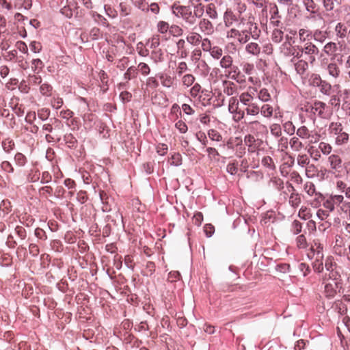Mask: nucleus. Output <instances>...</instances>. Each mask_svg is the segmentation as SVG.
<instances>
[{
  "label": "nucleus",
  "mask_w": 350,
  "mask_h": 350,
  "mask_svg": "<svg viewBox=\"0 0 350 350\" xmlns=\"http://www.w3.org/2000/svg\"><path fill=\"white\" fill-rule=\"evenodd\" d=\"M338 198L339 195H331L327 199H325L324 201L323 202V207L329 213L333 212L335 209V207H337Z\"/></svg>",
  "instance_id": "0eeeda50"
},
{
  "label": "nucleus",
  "mask_w": 350,
  "mask_h": 350,
  "mask_svg": "<svg viewBox=\"0 0 350 350\" xmlns=\"http://www.w3.org/2000/svg\"><path fill=\"white\" fill-rule=\"evenodd\" d=\"M323 51L329 55H333L337 51L336 44L332 42L327 43L324 46Z\"/></svg>",
  "instance_id": "f704fd0d"
},
{
  "label": "nucleus",
  "mask_w": 350,
  "mask_h": 350,
  "mask_svg": "<svg viewBox=\"0 0 350 350\" xmlns=\"http://www.w3.org/2000/svg\"><path fill=\"white\" fill-rule=\"evenodd\" d=\"M338 200L337 208H338V211L348 214L350 212V202L345 200L342 195H339Z\"/></svg>",
  "instance_id": "9d476101"
},
{
  "label": "nucleus",
  "mask_w": 350,
  "mask_h": 350,
  "mask_svg": "<svg viewBox=\"0 0 350 350\" xmlns=\"http://www.w3.org/2000/svg\"><path fill=\"white\" fill-rule=\"evenodd\" d=\"M295 70L297 72L299 75H303L306 70L308 69V60L305 59H301L298 61L295 64Z\"/></svg>",
  "instance_id": "f3484780"
},
{
  "label": "nucleus",
  "mask_w": 350,
  "mask_h": 350,
  "mask_svg": "<svg viewBox=\"0 0 350 350\" xmlns=\"http://www.w3.org/2000/svg\"><path fill=\"white\" fill-rule=\"evenodd\" d=\"M232 63V59L230 55H226L220 61V64L222 68H228Z\"/></svg>",
  "instance_id": "a18cd8bd"
},
{
  "label": "nucleus",
  "mask_w": 350,
  "mask_h": 350,
  "mask_svg": "<svg viewBox=\"0 0 350 350\" xmlns=\"http://www.w3.org/2000/svg\"><path fill=\"white\" fill-rule=\"evenodd\" d=\"M161 84L165 86L170 88L172 85V79L167 75H162L160 77Z\"/></svg>",
  "instance_id": "052dcab7"
},
{
  "label": "nucleus",
  "mask_w": 350,
  "mask_h": 350,
  "mask_svg": "<svg viewBox=\"0 0 350 350\" xmlns=\"http://www.w3.org/2000/svg\"><path fill=\"white\" fill-rule=\"evenodd\" d=\"M289 144L293 149L297 151L299 150L304 146L299 138L296 137H293L290 139Z\"/></svg>",
  "instance_id": "473e14b6"
},
{
  "label": "nucleus",
  "mask_w": 350,
  "mask_h": 350,
  "mask_svg": "<svg viewBox=\"0 0 350 350\" xmlns=\"http://www.w3.org/2000/svg\"><path fill=\"white\" fill-rule=\"evenodd\" d=\"M40 90L42 94L50 96L52 91V87L48 83H43L40 85Z\"/></svg>",
  "instance_id": "603ef678"
},
{
  "label": "nucleus",
  "mask_w": 350,
  "mask_h": 350,
  "mask_svg": "<svg viewBox=\"0 0 350 350\" xmlns=\"http://www.w3.org/2000/svg\"><path fill=\"white\" fill-rule=\"evenodd\" d=\"M327 70L329 75L334 79H336L340 72V68L336 63H330L327 66Z\"/></svg>",
  "instance_id": "dca6fc26"
},
{
  "label": "nucleus",
  "mask_w": 350,
  "mask_h": 350,
  "mask_svg": "<svg viewBox=\"0 0 350 350\" xmlns=\"http://www.w3.org/2000/svg\"><path fill=\"white\" fill-rule=\"evenodd\" d=\"M14 160L16 163L20 166H23L27 161L26 157L20 152H18L15 154Z\"/></svg>",
  "instance_id": "3c124183"
},
{
  "label": "nucleus",
  "mask_w": 350,
  "mask_h": 350,
  "mask_svg": "<svg viewBox=\"0 0 350 350\" xmlns=\"http://www.w3.org/2000/svg\"><path fill=\"white\" fill-rule=\"evenodd\" d=\"M295 245L299 250H306L308 246L306 237L304 234H299L295 239Z\"/></svg>",
  "instance_id": "2eb2a0df"
},
{
  "label": "nucleus",
  "mask_w": 350,
  "mask_h": 350,
  "mask_svg": "<svg viewBox=\"0 0 350 350\" xmlns=\"http://www.w3.org/2000/svg\"><path fill=\"white\" fill-rule=\"evenodd\" d=\"M170 32L174 36L183 35V30L178 25H172L170 28Z\"/></svg>",
  "instance_id": "13d9d810"
},
{
  "label": "nucleus",
  "mask_w": 350,
  "mask_h": 350,
  "mask_svg": "<svg viewBox=\"0 0 350 350\" xmlns=\"http://www.w3.org/2000/svg\"><path fill=\"white\" fill-rule=\"evenodd\" d=\"M239 100L245 107L253 103V97L248 93L241 94Z\"/></svg>",
  "instance_id": "2f4dec72"
},
{
  "label": "nucleus",
  "mask_w": 350,
  "mask_h": 350,
  "mask_svg": "<svg viewBox=\"0 0 350 350\" xmlns=\"http://www.w3.org/2000/svg\"><path fill=\"white\" fill-rule=\"evenodd\" d=\"M245 50L247 53L257 55L260 52V48L259 45L256 42H250L246 45Z\"/></svg>",
  "instance_id": "412c9836"
},
{
  "label": "nucleus",
  "mask_w": 350,
  "mask_h": 350,
  "mask_svg": "<svg viewBox=\"0 0 350 350\" xmlns=\"http://www.w3.org/2000/svg\"><path fill=\"white\" fill-rule=\"evenodd\" d=\"M271 182L272 183L273 187H275L278 190H281L284 188V182L280 178L273 177L271 178Z\"/></svg>",
  "instance_id": "864d4df0"
},
{
  "label": "nucleus",
  "mask_w": 350,
  "mask_h": 350,
  "mask_svg": "<svg viewBox=\"0 0 350 350\" xmlns=\"http://www.w3.org/2000/svg\"><path fill=\"white\" fill-rule=\"evenodd\" d=\"M297 161L299 165L301 167H306L310 164V159L307 154H299L297 158Z\"/></svg>",
  "instance_id": "c9c22d12"
},
{
  "label": "nucleus",
  "mask_w": 350,
  "mask_h": 350,
  "mask_svg": "<svg viewBox=\"0 0 350 350\" xmlns=\"http://www.w3.org/2000/svg\"><path fill=\"white\" fill-rule=\"evenodd\" d=\"M258 98L265 102L269 100L270 98V94L268 92V90L266 89H262L258 94Z\"/></svg>",
  "instance_id": "338daca9"
},
{
  "label": "nucleus",
  "mask_w": 350,
  "mask_h": 350,
  "mask_svg": "<svg viewBox=\"0 0 350 350\" xmlns=\"http://www.w3.org/2000/svg\"><path fill=\"white\" fill-rule=\"evenodd\" d=\"M286 189L291 193L288 198L289 205L294 208H297L301 202L300 194L296 191V189L291 183H287Z\"/></svg>",
  "instance_id": "423d86ee"
},
{
  "label": "nucleus",
  "mask_w": 350,
  "mask_h": 350,
  "mask_svg": "<svg viewBox=\"0 0 350 350\" xmlns=\"http://www.w3.org/2000/svg\"><path fill=\"white\" fill-rule=\"evenodd\" d=\"M323 6L327 11H331L334 9L336 4L339 3L338 0H323Z\"/></svg>",
  "instance_id": "79ce46f5"
},
{
  "label": "nucleus",
  "mask_w": 350,
  "mask_h": 350,
  "mask_svg": "<svg viewBox=\"0 0 350 350\" xmlns=\"http://www.w3.org/2000/svg\"><path fill=\"white\" fill-rule=\"evenodd\" d=\"M283 31L280 29H275L272 33V40L275 43H280L283 39Z\"/></svg>",
  "instance_id": "58836bf2"
},
{
  "label": "nucleus",
  "mask_w": 350,
  "mask_h": 350,
  "mask_svg": "<svg viewBox=\"0 0 350 350\" xmlns=\"http://www.w3.org/2000/svg\"><path fill=\"white\" fill-rule=\"evenodd\" d=\"M312 215L310 208L305 206H302L298 212L299 217L304 220L309 219L312 217Z\"/></svg>",
  "instance_id": "aec40b11"
},
{
  "label": "nucleus",
  "mask_w": 350,
  "mask_h": 350,
  "mask_svg": "<svg viewBox=\"0 0 350 350\" xmlns=\"http://www.w3.org/2000/svg\"><path fill=\"white\" fill-rule=\"evenodd\" d=\"M210 117L207 115H201L198 118L196 119V124L198 129H205L204 126L210 123Z\"/></svg>",
  "instance_id": "5701e85b"
},
{
  "label": "nucleus",
  "mask_w": 350,
  "mask_h": 350,
  "mask_svg": "<svg viewBox=\"0 0 350 350\" xmlns=\"http://www.w3.org/2000/svg\"><path fill=\"white\" fill-rule=\"evenodd\" d=\"M324 293L327 297H334L338 292H340L342 288V284H338V282L334 280H326V278L323 280Z\"/></svg>",
  "instance_id": "39448f33"
},
{
  "label": "nucleus",
  "mask_w": 350,
  "mask_h": 350,
  "mask_svg": "<svg viewBox=\"0 0 350 350\" xmlns=\"http://www.w3.org/2000/svg\"><path fill=\"white\" fill-rule=\"evenodd\" d=\"M2 144L3 149L8 152H9L14 148V142L12 140L8 139L4 140Z\"/></svg>",
  "instance_id": "bf43d9fd"
},
{
  "label": "nucleus",
  "mask_w": 350,
  "mask_h": 350,
  "mask_svg": "<svg viewBox=\"0 0 350 350\" xmlns=\"http://www.w3.org/2000/svg\"><path fill=\"white\" fill-rule=\"evenodd\" d=\"M193 16H194L195 19L196 20V18H200L204 12V6L202 4H198L196 5L193 6Z\"/></svg>",
  "instance_id": "a19ab883"
},
{
  "label": "nucleus",
  "mask_w": 350,
  "mask_h": 350,
  "mask_svg": "<svg viewBox=\"0 0 350 350\" xmlns=\"http://www.w3.org/2000/svg\"><path fill=\"white\" fill-rule=\"evenodd\" d=\"M319 53L318 48L311 42H307L304 46L302 47L300 52H297L296 56L298 57H303L308 60V62L312 64L315 59L316 56Z\"/></svg>",
  "instance_id": "7ed1b4c3"
},
{
  "label": "nucleus",
  "mask_w": 350,
  "mask_h": 350,
  "mask_svg": "<svg viewBox=\"0 0 350 350\" xmlns=\"http://www.w3.org/2000/svg\"><path fill=\"white\" fill-rule=\"evenodd\" d=\"M325 104L321 101H316L314 102L312 109L318 112L319 114L321 115L323 113V110L325 109Z\"/></svg>",
  "instance_id": "c03bdc74"
},
{
  "label": "nucleus",
  "mask_w": 350,
  "mask_h": 350,
  "mask_svg": "<svg viewBox=\"0 0 350 350\" xmlns=\"http://www.w3.org/2000/svg\"><path fill=\"white\" fill-rule=\"evenodd\" d=\"M325 267L327 271H329L332 269H335L338 267L337 264L334 261L332 256H327L325 261Z\"/></svg>",
  "instance_id": "7c9ffc66"
},
{
  "label": "nucleus",
  "mask_w": 350,
  "mask_h": 350,
  "mask_svg": "<svg viewBox=\"0 0 350 350\" xmlns=\"http://www.w3.org/2000/svg\"><path fill=\"white\" fill-rule=\"evenodd\" d=\"M262 164L269 169H275V167L272 158L268 156L262 159Z\"/></svg>",
  "instance_id": "09e8293b"
},
{
  "label": "nucleus",
  "mask_w": 350,
  "mask_h": 350,
  "mask_svg": "<svg viewBox=\"0 0 350 350\" xmlns=\"http://www.w3.org/2000/svg\"><path fill=\"white\" fill-rule=\"evenodd\" d=\"M313 259H314V261L312 263L313 270L317 273L323 272V271L324 269L323 262V258H313Z\"/></svg>",
  "instance_id": "4be33fe9"
},
{
  "label": "nucleus",
  "mask_w": 350,
  "mask_h": 350,
  "mask_svg": "<svg viewBox=\"0 0 350 350\" xmlns=\"http://www.w3.org/2000/svg\"><path fill=\"white\" fill-rule=\"evenodd\" d=\"M77 198L80 203H85L88 200L87 192L82 190L79 191L77 194Z\"/></svg>",
  "instance_id": "69168bd1"
},
{
  "label": "nucleus",
  "mask_w": 350,
  "mask_h": 350,
  "mask_svg": "<svg viewBox=\"0 0 350 350\" xmlns=\"http://www.w3.org/2000/svg\"><path fill=\"white\" fill-rule=\"evenodd\" d=\"M1 167L3 171L8 173H12L14 172V167L12 164L7 161H4L1 163Z\"/></svg>",
  "instance_id": "e2e57ef3"
},
{
  "label": "nucleus",
  "mask_w": 350,
  "mask_h": 350,
  "mask_svg": "<svg viewBox=\"0 0 350 350\" xmlns=\"http://www.w3.org/2000/svg\"><path fill=\"white\" fill-rule=\"evenodd\" d=\"M64 141L69 147H72L77 143V139L72 136L71 133H67L64 135Z\"/></svg>",
  "instance_id": "49530a36"
},
{
  "label": "nucleus",
  "mask_w": 350,
  "mask_h": 350,
  "mask_svg": "<svg viewBox=\"0 0 350 350\" xmlns=\"http://www.w3.org/2000/svg\"><path fill=\"white\" fill-rule=\"evenodd\" d=\"M171 165L178 166L182 163V157L179 153H174L168 159Z\"/></svg>",
  "instance_id": "a878e982"
},
{
  "label": "nucleus",
  "mask_w": 350,
  "mask_h": 350,
  "mask_svg": "<svg viewBox=\"0 0 350 350\" xmlns=\"http://www.w3.org/2000/svg\"><path fill=\"white\" fill-rule=\"evenodd\" d=\"M303 3L308 12L314 13L317 8V5L314 0H303Z\"/></svg>",
  "instance_id": "4c0bfd02"
},
{
  "label": "nucleus",
  "mask_w": 350,
  "mask_h": 350,
  "mask_svg": "<svg viewBox=\"0 0 350 350\" xmlns=\"http://www.w3.org/2000/svg\"><path fill=\"white\" fill-rule=\"evenodd\" d=\"M340 267H338L336 269H334L329 272L328 273V279L326 280H334L335 282H338V284H342L340 279Z\"/></svg>",
  "instance_id": "4468645a"
},
{
  "label": "nucleus",
  "mask_w": 350,
  "mask_h": 350,
  "mask_svg": "<svg viewBox=\"0 0 350 350\" xmlns=\"http://www.w3.org/2000/svg\"><path fill=\"white\" fill-rule=\"evenodd\" d=\"M329 215V212L325 209L319 208L317 212V216L321 220L326 219Z\"/></svg>",
  "instance_id": "0e129e2a"
},
{
  "label": "nucleus",
  "mask_w": 350,
  "mask_h": 350,
  "mask_svg": "<svg viewBox=\"0 0 350 350\" xmlns=\"http://www.w3.org/2000/svg\"><path fill=\"white\" fill-rule=\"evenodd\" d=\"M172 10L175 16L182 17L188 24L193 25L196 23V20L194 16H193L190 5H177L174 4Z\"/></svg>",
  "instance_id": "f03ea898"
},
{
  "label": "nucleus",
  "mask_w": 350,
  "mask_h": 350,
  "mask_svg": "<svg viewBox=\"0 0 350 350\" xmlns=\"http://www.w3.org/2000/svg\"><path fill=\"white\" fill-rule=\"evenodd\" d=\"M224 93H226L228 96H232L235 94H237V85L231 81H224Z\"/></svg>",
  "instance_id": "f8f14e48"
},
{
  "label": "nucleus",
  "mask_w": 350,
  "mask_h": 350,
  "mask_svg": "<svg viewBox=\"0 0 350 350\" xmlns=\"http://www.w3.org/2000/svg\"><path fill=\"white\" fill-rule=\"evenodd\" d=\"M259 32L256 23L242 18L237 23V28H232L227 32V37L237 38L240 43L245 44L249 41L250 36L257 39Z\"/></svg>",
  "instance_id": "f257e3e1"
},
{
  "label": "nucleus",
  "mask_w": 350,
  "mask_h": 350,
  "mask_svg": "<svg viewBox=\"0 0 350 350\" xmlns=\"http://www.w3.org/2000/svg\"><path fill=\"white\" fill-rule=\"evenodd\" d=\"M170 25L167 22L165 21H160L157 24V29L158 31L161 33H165L167 31V30L170 31Z\"/></svg>",
  "instance_id": "8fccbe9b"
},
{
  "label": "nucleus",
  "mask_w": 350,
  "mask_h": 350,
  "mask_svg": "<svg viewBox=\"0 0 350 350\" xmlns=\"http://www.w3.org/2000/svg\"><path fill=\"white\" fill-rule=\"evenodd\" d=\"M302 230V224L298 220H294L291 224V231L293 234H298Z\"/></svg>",
  "instance_id": "ea45409f"
},
{
  "label": "nucleus",
  "mask_w": 350,
  "mask_h": 350,
  "mask_svg": "<svg viewBox=\"0 0 350 350\" xmlns=\"http://www.w3.org/2000/svg\"><path fill=\"white\" fill-rule=\"evenodd\" d=\"M345 301H350V298L347 296H345L342 300H338L335 302L336 310H337L340 314H345L347 312L348 306L345 304Z\"/></svg>",
  "instance_id": "9b49d317"
},
{
  "label": "nucleus",
  "mask_w": 350,
  "mask_h": 350,
  "mask_svg": "<svg viewBox=\"0 0 350 350\" xmlns=\"http://www.w3.org/2000/svg\"><path fill=\"white\" fill-rule=\"evenodd\" d=\"M180 278V274L177 271H170L168 274L167 280L170 282H174L178 280Z\"/></svg>",
  "instance_id": "4d7b16f0"
},
{
  "label": "nucleus",
  "mask_w": 350,
  "mask_h": 350,
  "mask_svg": "<svg viewBox=\"0 0 350 350\" xmlns=\"http://www.w3.org/2000/svg\"><path fill=\"white\" fill-rule=\"evenodd\" d=\"M329 161L330 163V165L332 170L339 171V169L341 168L342 167V160L340 157L338 155L332 154L329 156Z\"/></svg>",
  "instance_id": "ddd939ff"
},
{
  "label": "nucleus",
  "mask_w": 350,
  "mask_h": 350,
  "mask_svg": "<svg viewBox=\"0 0 350 350\" xmlns=\"http://www.w3.org/2000/svg\"><path fill=\"white\" fill-rule=\"evenodd\" d=\"M307 257L312 260L313 258H319L324 257L323 245L320 239H314L310 243V247L306 250Z\"/></svg>",
  "instance_id": "20e7f679"
},
{
  "label": "nucleus",
  "mask_w": 350,
  "mask_h": 350,
  "mask_svg": "<svg viewBox=\"0 0 350 350\" xmlns=\"http://www.w3.org/2000/svg\"><path fill=\"white\" fill-rule=\"evenodd\" d=\"M335 31L336 36L340 38H343L346 36L347 33V27L341 23H338L335 27Z\"/></svg>",
  "instance_id": "b1692460"
},
{
  "label": "nucleus",
  "mask_w": 350,
  "mask_h": 350,
  "mask_svg": "<svg viewBox=\"0 0 350 350\" xmlns=\"http://www.w3.org/2000/svg\"><path fill=\"white\" fill-rule=\"evenodd\" d=\"M15 232L18 237L23 240H24L27 237L26 230L23 226H17L15 228Z\"/></svg>",
  "instance_id": "680f3d73"
},
{
  "label": "nucleus",
  "mask_w": 350,
  "mask_h": 350,
  "mask_svg": "<svg viewBox=\"0 0 350 350\" xmlns=\"http://www.w3.org/2000/svg\"><path fill=\"white\" fill-rule=\"evenodd\" d=\"M195 81V78L192 75H185L183 77V83L187 87L191 85Z\"/></svg>",
  "instance_id": "6e6d98bb"
},
{
  "label": "nucleus",
  "mask_w": 350,
  "mask_h": 350,
  "mask_svg": "<svg viewBox=\"0 0 350 350\" xmlns=\"http://www.w3.org/2000/svg\"><path fill=\"white\" fill-rule=\"evenodd\" d=\"M243 110H244V111H246L247 115L252 116L257 115L260 111L258 106L254 103H252V104L249 105Z\"/></svg>",
  "instance_id": "bb28decb"
},
{
  "label": "nucleus",
  "mask_w": 350,
  "mask_h": 350,
  "mask_svg": "<svg viewBox=\"0 0 350 350\" xmlns=\"http://www.w3.org/2000/svg\"><path fill=\"white\" fill-rule=\"evenodd\" d=\"M237 18L235 14H233L231 11H226L224 14V22L226 26L230 27L233 25V23L237 21Z\"/></svg>",
  "instance_id": "6ab92c4d"
},
{
  "label": "nucleus",
  "mask_w": 350,
  "mask_h": 350,
  "mask_svg": "<svg viewBox=\"0 0 350 350\" xmlns=\"http://www.w3.org/2000/svg\"><path fill=\"white\" fill-rule=\"evenodd\" d=\"M7 21L5 18L0 14V38L8 34V29L6 28Z\"/></svg>",
  "instance_id": "72a5a7b5"
},
{
  "label": "nucleus",
  "mask_w": 350,
  "mask_h": 350,
  "mask_svg": "<svg viewBox=\"0 0 350 350\" xmlns=\"http://www.w3.org/2000/svg\"><path fill=\"white\" fill-rule=\"evenodd\" d=\"M304 190L309 196H313L317 192L314 184L310 181H308L304 184Z\"/></svg>",
  "instance_id": "cd10ccee"
},
{
  "label": "nucleus",
  "mask_w": 350,
  "mask_h": 350,
  "mask_svg": "<svg viewBox=\"0 0 350 350\" xmlns=\"http://www.w3.org/2000/svg\"><path fill=\"white\" fill-rule=\"evenodd\" d=\"M199 26L202 31H207L208 33L211 32L213 29L212 23L205 18L200 21Z\"/></svg>",
  "instance_id": "c756f323"
},
{
  "label": "nucleus",
  "mask_w": 350,
  "mask_h": 350,
  "mask_svg": "<svg viewBox=\"0 0 350 350\" xmlns=\"http://www.w3.org/2000/svg\"><path fill=\"white\" fill-rule=\"evenodd\" d=\"M167 150V146L165 144H159L157 146V152L161 156L165 155Z\"/></svg>",
  "instance_id": "774afa93"
},
{
  "label": "nucleus",
  "mask_w": 350,
  "mask_h": 350,
  "mask_svg": "<svg viewBox=\"0 0 350 350\" xmlns=\"http://www.w3.org/2000/svg\"><path fill=\"white\" fill-rule=\"evenodd\" d=\"M201 36L197 33H191L187 37V42L193 45L199 44L201 42Z\"/></svg>",
  "instance_id": "c85d7f7f"
},
{
  "label": "nucleus",
  "mask_w": 350,
  "mask_h": 350,
  "mask_svg": "<svg viewBox=\"0 0 350 350\" xmlns=\"http://www.w3.org/2000/svg\"><path fill=\"white\" fill-rule=\"evenodd\" d=\"M229 111L231 113H237L239 115V118L244 117V110L239 108V100L235 97H232L229 100Z\"/></svg>",
  "instance_id": "6e6552de"
},
{
  "label": "nucleus",
  "mask_w": 350,
  "mask_h": 350,
  "mask_svg": "<svg viewBox=\"0 0 350 350\" xmlns=\"http://www.w3.org/2000/svg\"><path fill=\"white\" fill-rule=\"evenodd\" d=\"M334 251L338 255H342L345 253L346 249L345 248V242L343 238L340 235H336L335 237Z\"/></svg>",
  "instance_id": "1a4fd4ad"
},
{
  "label": "nucleus",
  "mask_w": 350,
  "mask_h": 350,
  "mask_svg": "<svg viewBox=\"0 0 350 350\" xmlns=\"http://www.w3.org/2000/svg\"><path fill=\"white\" fill-rule=\"evenodd\" d=\"M312 197L314 198L310 201V204L314 208L319 207L325 200L324 196L319 191H317Z\"/></svg>",
  "instance_id": "a211bd4d"
},
{
  "label": "nucleus",
  "mask_w": 350,
  "mask_h": 350,
  "mask_svg": "<svg viewBox=\"0 0 350 350\" xmlns=\"http://www.w3.org/2000/svg\"><path fill=\"white\" fill-rule=\"evenodd\" d=\"M337 135L336 137V142L338 144H342L347 143L349 139V135L347 133H335Z\"/></svg>",
  "instance_id": "e433bc0d"
},
{
  "label": "nucleus",
  "mask_w": 350,
  "mask_h": 350,
  "mask_svg": "<svg viewBox=\"0 0 350 350\" xmlns=\"http://www.w3.org/2000/svg\"><path fill=\"white\" fill-rule=\"evenodd\" d=\"M52 193L53 189L50 186H44L39 189L40 195L44 198H47L48 196H51Z\"/></svg>",
  "instance_id": "de8ad7c7"
},
{
  "label": "nucleus",
  "mask_w": 350,
  "mask_h": 350,
  "mask_svg": "<svg viewBox=\"0 0 350 350\" xmlns=\"http://www.w3.org/2000/svg\"><path fill=\"white\" fill-rule=\"evenodd\" d=\"M290 178L291 180L295 183H297L298 185L302 183L303 179L300 174L296 171H293V172L291 173Z\"/></svg>",
  "instance_id": "5fc2aeb1"
},
{
  "label": "nucleus",
  "mask_w": 350,
  "mask_h": 350,
  "mask_svg": "<svg viewBox=\"0 0 350 350\" xmlns=\"http://www.w3.org/2000/svg\"><path fill=\"white\" fill-rule=\"evenodd\" d=\"M261 113L265 117H271L273 113V108L269 105H263L260 109Z\"/></svg>",
  "instance_id": "37998d69"
},
{
  "label": "nucleus",
  "mask_w": 350,
  "mask_h": 350,
  "mask_svg": "<svg viewBox=\"0 0 350 350\" xmlns=\"http://www.w3.org/2000/svg\"><path fill=\"white\" fill-rule=\"evenodd\" d=\"M318 168L314 164H309L306 167V175L308 178H314L318 174Z\"/></svg>",
  "instance_id": "393cba45"
}]
</instances>
